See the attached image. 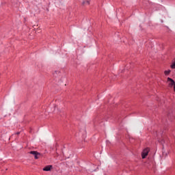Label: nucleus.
<instances>
[{"instance_id":"1","label":"nucleus","mask_w":175,"mask_h":175,"mask_svg":"<svg viewBox=\"0 0 175 175\" xmlns=\"http://www.w3.org/2000/svg\"><path fill=\"white\" fill-rule=\"evenodd\" d=\"M167 83L168 87H170V88H173L175 85L174 80H173L172 79H171L170 77L167 78Z\"/></svg>"},{"instance_id":"2","label":"nucleus","mask_w":175,"mask_h":175,"mask_svg":"<svg viewBox=\"0 0 175 175\" xmlns=\"http://www.w3.org/2000/svg\"><path fill=\"white\" fill-rule=\"evenodd\" d=\"M148 152H150V148H146L144 149L142 154V159H144V158H146V157H147V155H148Z\"/></svg>"},{"instance_id":"3","label":"nucleus","mask_w":175,"mask_h":175,"mask_svg":"<svg viewBox=\"0 0 175 175\" xmlns=\"http://www.w3.org/2000/svg\"><path fill=\"white\" fill-rule=\"evenodd\" d=\"M29 154L34 156L35 159H39L40 157V153L38 152L37 151H31Z\"/></svg>"},{"instance_id":"4","label":"nucleus","mask_w":175,"mask_h":175,"mask_svg":"<svg viewBox=\"0 0 175 175\" xmlns=\"http://www.w3.org/2000/svg\"><path fill=\"white\" fill-rule=\"evenodd\" d=\"M52 167H53V165H47L43 168V170L44 172H50Z\"/></svg>"},{"instance_id":"5","label":"nucleus","mask_w":175,"mask_h":175,"mask_svg":"<svg viewBox=\"0 0 175 175\" xmlns=\"http://www.w3.org/2000/svg\"><path fill=\"white\" fill-rule=\"evenodd\" d=\"M83 5H90V1L86 0L83 2Z\"/></svg>"},{"instance_id":"6","label":"nucleus","mask_w":175,"mask_h":175,"mask_svg":"<svg viewBox=\"0 0 175 175\" xmlns=\"http://www.w3.org/2000/svg\"><path fill=\"white\" fill-rule=\"evenodd\" d=\"M164 73H165V75L166 76H167V75H170V70H165V71L164 72Z\"/></svg>"},{"instance_id":"7","label":"nucleus","mask_w":175,"mask_h":175,"mask_svg":"<svg viewBox=\"0 0 175 175\" xmlns=\"http://www.w3.org/2000/svg\"><path fill=\"white\" fill-rule=\"evenodd\" d=\"M172 69H175V63H174L172 65H171Z\"/></svg>"},{"instance_id":"8","label":"nucleus","mask_w":175,"mask_h":175,"mask_svg":"<svg viewBox=\"0 0 175 175\" xmlns=\"http://www.w3.org/2000/svg\"><path fill=\"white\" fill-rule=\"evenodd\" d=\"M20 133H17V135H18Z\"/></svg>"}]
</instances>
